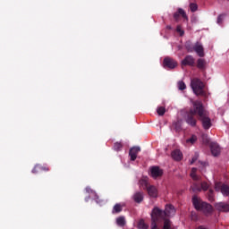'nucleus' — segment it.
<instances>
[{"label":"nucleus","mask_w":229,"mask_h":229,"mask_svg":"<svg viewBox=\"0 0 229 229\" xmlns=\"http://www.w3.org/2000/svg\"><path fill=\"white\" fill-rule=\"evenodd\" d=\"M193 108L190 110V115H198L199 116L200 121L202 122V126L204 130L210 129L212 126V123L210 122V118H208V114L207 111L203 108V104L201 101L197 100L192 102Z\"/></svg>","instance_id":"1"},{"label":"nucleus","mask_w":229,"mask_h":229,"mask_svg":"<svg viewBox=\"0 0 229 229\" xmlns=\"http://www.w3.org/2000/svg\"><path fill=\"white\" fill-rule=\"evenodd\" d=\"M192 203L196 210H200L204 214H210L212 212V206L208 203L201 201L198 197L193 196Z\"/></svg>","instance_id":"2"},{"label":"nucleus","mask_w":229,"mask_h":229,"mask_svg":"<svg viewBox=\"0 0 229 229\" xmlns=\"http://www.w3.org/2000/svg\"><path fill=\"white\" fill-rule=\"evenodd\" d=\"M151 229H158L157 221H158V219H165V213L158 208H154L151 213Z\"/></svg>","instance_id":"3"},{"label":"nucleus","mask_w":229,"mask_h":229,"mask_svg":"<svg viewBox=\"0 0 229 229\" xmlns=\"http://www.w3.org/2000/svg\"><path fill=\"white\" fill-rule=\"evenodd\" d=\"M185 47L189 53H192V51H195L198 56H200V57L205 56L203 45L199 42H197L193 47H192V45H191V42H187L185 45Z\"/></svg>","instance_id":"4"},{"label":"nucleus","mask_w":229,"mask_h":229,"mask_svg":"<svg viewBox=\"0 0 229 229\" xmlns=\"http://www.w3.org/2000/svg\"><path fill=\"white\" fill-rule=\"evenodd\" d=\"M191 87L196 96H203V89L205 86L203 85V82L199 81V79L191 80Z\"/></svg>","instance_id":"5"},{"label":"nucleus","mask_w":229,"mask_h":229,"mask_svg":"<svg viewBox=\"0 0 229 229\" xmlns=\"http://www.w3.org/2000/svg\"><path fill=\"white\" fill-rule=\"evenodd\" d=\"M140 183H144V185H146L147 192H148V196H150V198H157L158 197V190L157 189V187H155L154 185L148 186V181H146V180L140 181Z\"/></svg>","instance_id":"6"},{"label":"nucleus","mask_w":229,"mask_h":229,"mask_svg":"<svg viewBox=\"0 0 229 229\" xmlns=\"http://www.w3.org/2000/svg\"><path fill=\"white\" fill-rule=\"evenodd\" d=\"M86 192H88L89 196L85 199V201H89L90 198L95 197L94 199L96 203H98V205H101L103 203V200H99V196H98V193H96V191L90 189V187H86Z\"/></svg>","instance_id":"7"},{"label":"nucleus","mask_w":229,"mask_h":229,"mask_svg":"<svg viewBox=\"0 0 229 229\" xmlns=\"http://www.w3.org/2000/svg\"><path fill=\"white\" fill-rule=\"evenodd\" d=\"M215 190L218 192L223 194V196H229V187L226 184H221V182H216L215 184Z\"/></svg>","instance_id":"8"},{"label":"nucleus","mask_w":229,"mask_h":229,"mask_svg":"<svg viewBox=\"0 0 229 229\" xmlns=\"http://www.w3.org/2000/svg\"><path fill=\"white\" fill-rule=\"evenodd\" d=\"M193 192H201V191H208V183L206 182H201L200 186L198 183H194L191 186Z\"/></svg>","instance_id":"9"},{"label":"nucleus","mask_w":229,"mask_h":229,"mask_svg":"<svg viewBox=\"0 0 229 229\" xmlns=\"http://www.w3.org/2000/svg\"><path fill=\"white\" fill-rule=\"evenodd\" d=\"M164 67H168V69H174L178 65V63L174 61V59H171L169 57H165L164 59Z\"/></svg>","instance_id":"10"},{"label":"nucleus","mask_w":229,"mask_h":229,"mask_svg":"<svg viewBox=\"0 0 229 229\" xmlns=\"http://www.w3.org/2000/svg\"><path fill=\"white\" fill-rule=\"evenodd\" d=\"M164 214L165 218L172 217V216H174V214H176V209H174V207L173 205H166L164 210Z\"/></svg>","instance_id":"11"},{"label":"nucleus","mask_w":229,"mask_h":229,"mask_svg":"<svg viewBox=\"0 0 229 229\" xmlns=\"http://www.w3.org/2000/svg\"><path fill=\"white\" fill-rule=\"evenodd\" d=\"M140 151V147H132L129 151V157L131 160L133 162L137 159V155H139Z\"/></svg>","instance_id":"12"},{"label":"nucleus","mask_w":229,"mask_h":229,"mask_svg":"<svg viewBox=\"0 0 229 229\" xmlns=\"http://www.w3.org/2000/svg\"><path fill=\"white\" fill-rule=\"evenodd\" d=\"M150 174L152 178H158V176H162V174H164V172L158 166H152L150 168Z\"/></svg>","instance_id":"13"},{"label":"nucleus","mask_w":229,"mask_h":229,"mask_svg":"<svg viewBox=\"0 0 229 229\" xmlns=\"http://www.w3.org/2000/svg\"><path fill=\"white\" fill-rule=\"evenodd\" d=\"M210 149L213 157H217L219 156V153H221V148L216 142L210 144Z\"/></svg>","instance_id":"14"},{"label":"nucleus","mask_w":229,"mask_h":229,"mask_svg":"<svg viewBox=\"0 0 229 229\" xmlns=\"http://www.w3.org/2000/svg\"><path fill=\"white\" fill-rule=\"evenodd\" d=\"M216 210L219 212H229V204L225 202H218L215 205Z\"/></svg>","instance_id":"15"},{"label":"nucleus","mask_w":229,"mask_h":229,"mask_svg":"<svg viewBox=\"0 0 229 229\" xmlns=\"http://www.w3.org/2000/svg\"><path fill=\"white\" fill-rule=\"evenodd\" d=\"M180 15L183 17L186 21H189V17L187 16V13H185V11L182 8H179L177 12L174 14V19L175 21H178L180 19Z\"/></svg>","instance_id":"16"},{"label":"nucleus","mask_w":229,"mask_h":229,"mask_svg":"<svg viewBox=\"0 0 229 229\" xmlns=\"http://www.w3.org/2000/svg\"><path fill=\"white\" fill-rule=\"evenodd\" d=\"M172 158H174V160H176L177 162H180V160L183 158V154L182 153V151H180V149H175L172 152Z\"/></svg>","instance_id":"17"},{"label":"nucleus","mask_w":229,"mask_h":229,"mask_svg":"<svg viewBox=\"0 0 229 229\" xmlns=\"http://www.w3.org/2000/svg\"><path fill=\"white\" fill-rule=\"evenodd\" d=\"M194 57L192 55H187L182 61V65H194Z\"/></svg>","instance_id":"18"},{"label":"nucleus","mask_w":229,"mask_h":229,"mask_svg":"<svg viewBox=\"0 0 229 229\" xmlns=\"http://www.w3.org/2000/svg\"><path fill=\"white\" fill-rule=\"evenodd\" d=\"M132 198L136 203H141V201L144 199V193L142 191H138L134 193Z\"/></svg>","instance_id":"19"},{"label":"nucleus","mask_w":229,"mask_h":229,"mask_svg":"<svg viewBox=\"0 0 229 229\" xmlns=\"http://www.w3.org/2000/svg\"><path fill=\"white\" fill-rule=\"evenodd\" d=\"M197 171V168H192L190 174L191 178H192V180H194L195 182H199V180H201V176L196 174Z\"/></svg>","instance_id":"20"},{"label":"nucleus","mask_w":229,"mask_h":229,"mask_svg":"<svg viewBox=\"0 0 229 229\" xmlns=\"http://www.w3.org/2000/svg\"><path fill=\"white\" fill-rule=\"evenodd\" d=\"M117 226H124L126 225V218L124 216H119L116 218Z\"/></svg>","instance_id":"21"},{"label":"nucleus","mask_w":229,"mask_h":229,"mask_svg":"<svg viewBox=\"0 0 229 229\" xmlns=\"http://www.w3.org/2000/svg\"><path fill=\"white\" fill-rule=\"evenodd\" d=\"M41 171H49V168L37 165L34 169H32V173H40Z\"/></svg>","instance_id":"22"},{"label":"nucleus","mask_w":229,"mask_h":229,"mask_svg":"<svg viewBox=\"0 0 229 229\" xmlns=\"http://www.w3.org/2000/svg\"><path fill=\"white\" fill-rule=\"evenodd\" d=\"M123 211V206L121 204H115L113 208V214H119V212Z\"/></svg>","instance_id":"23"},{"label":"nucleus","mask_w":229,"mask_h":229,"mask_svg":"<svg viewBox=\"0 0 229 229\" xmlns=\"http://www.w3.org/2000/svg\"><path fill=\"white\" fill-rule=\"evenodd\" d=\"M138 228L139 229H148V228H149V225H148L147 223L144 222V219H141L138 223Z\"/></svg>","instance_id":"24"},{"label":"nucleus","mask_w":229,"mask_h":229,"mask_svg":"<svg viewBox=\"0 0 229 229\" xmlns=\"http://www.w3.org/2000/svg\"><path fill=\"white\" fill-rule=\"evenodd\" d=\"M187 124L190 126H196V119L192 118L191 116H188L186 119Z\"/></svg>","instance_id":"25"},{"label":"nucleus","mask_w":229,"mask_h":229,"mask_svg":"<svg viewBox=\"0 0 229 229\" xmlns=\"http://www.w3.org/2000/svg\"><path fill=\"white\" fill-rule=\"evenodd\" d=\"M197 67L199 69H205V60L204 59H199L197 61Z\"/></svg>","instance_id":"26"},{"label":"nucleus","mask_w":229,"mask_h":229,"mask_svg":"<svg viewBox=\"0 0 229 229\" xmlns=\"http://www.w3.org/2000/svg\"><path fill=\"white\" fill-rule=\"evenodd\" d=\"M178 89L179 90H185L187 89V86L185 85V82L180 81L178 83Z\"/></svg>","instance_id":"27"},{"label":"nucleus","mask_w":229,"mask_h":229,"mask_svg":"<svg viewBox=\"0 0 229 229\" xmlns=\"http://www.w3.org/2000/svg\"><path fill=\"white\" fill-rule=\"evenodd\" d=\"M198 140V137H196V136H191L190 139H188L187 140H186V142H187V144H194V142H196Z\"/></svg>","instance_id":"28"},{"label":"nucleus","mask_w":229,"mask_h":229,"mask_svg":"<svg viewBox=\"0 0 229 229\" xmlns=\"http://www.w3.org/2000/svg\"><path fill=\"white\" fill-rule=\"evenodd\" d=\"M157 113L159 115H164V114H165V107H164V106H159V107H157Z\"/></svg>","instance_id":"29"},{"label":"nucleus","mask_w":229,"mask_h":229,"mask_svg":"<svg viewBox=\"0 0 229 229\" xmlns=\"http://www.w3.org/2000/svg\"><path fill=\"white\" fill-rule=\"evenodd\" d=\"M191 12H198V4L195 3L190 4Z\"/></svg>","instance_id":"30"},{"label":"nucleus","mask_w":229,"mask_h":229,"mask_svg":"<svg viewBox=\"0 0 229 229\" xmlns=\"http://www.w3.org/2000/svg\"><path fill=\"white\" fill-rule=\"evenodd\" d=\"M199 157V154L196 153L195 156L190 161V164L192 165V164H195V162H198Z\"/></svg>","instance_id":"31"},{"label":"nucleus","mask_w":229,"mask_h":229,"mask_svg":"<svg viewBox=\"0 0 229 229\" xmlns=\"http://www.w3.org/2000/svg\"><path fill=\"white\" fill-rule=\"evenodd\" d=\"M121 148H123V145L121 143H119V142L114 143V151H119L121 149Z\"/></svg>","instance_id":"32"},{"label":"nucleus","mask_w":229,"mask_h":229,"mask_svg":"<svg viewBox=\"0 0 229 229\" xmlns=\"http://www.w3.org/2000/svg\"><path fill=\"white\" fill-rule=\"evenodd\" d=\"M176 31L177 33H180L181 37H182V35L185 33L183 30H182V26H177Z\"/></svg>","instance_id":"33"},{"label":"nucleus","mask_w":229,"mask_h":229,"mask_svg":"<svg viewBox=\"0 0 229 229\" xmlns=\"http://www.w3.org/2000/svg\"><path fill=\"white\" fill-rule=\"evenodd\" d=\"M223 19H225V15H219L217 18V24H222Z\"/></svg>","instance_id":"34"},{"label":"nucleus","mask_w":229,"mask_h":229,"mask_svg":"<svg viewBox=\"0 0 229 229\" xmlns=\"http://www.w3.org/2000/svg\"><path fill=\"white\" fill-rule=\"evenodd\" d=\"M196 165H207V163H203L201 161H198Z\"/></svg>","instance_id":"35"},{"label":"nucleus","mask_w":229,"mask_h":229,"mask_svg":"<svg viewBox=\"0 0 229 229\" xmlns=\"http://www.w3.org/2000/svg\"><path fill=\"white\" fill-rule=\"evenodd\" d=\"M191 219L196 220L198 219V216L195 213H191Z\"/></svg>","instance_id":"36"},{"label":"nucleus","mask_w":229,"mask_h":229,"mask_svg":"<svg viewBox=\"0 0 229 229\" xmlns=\"http://www.w3.org/2000/svg\"><path fill=\"white\" fill-rule=\"evenodd\" d=\"M212 194H214V191L209 190V199H212Z\"/></svg>","instance_id":"37"},{"label":"nucleus","mask_w":229,"mask_h":229,"mask_svg":"<svg viewBox=\"0 0 229 229\" xmlns=\"http://www.w3.org/2000/svg\"><path fill=\"white\" fill-rule=\"evenodd\" d=\"M166 28H167L168 30H171V26H167Z\"/></svg>","instance_id":"38"}]
</instances>
